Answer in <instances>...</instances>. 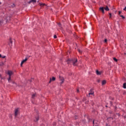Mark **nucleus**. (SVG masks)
Listing matches in <instances>:
<instances>
[{"mask_svg":"<svg viewBox=\"0 0 126 126\" xmlns=\"http://www.w3.org/2000/svg\"><path fill=\"white\" fill-rule=\"evenodd\" d=\"M69 62H71L73 63V65L75 66V65H77V59H73L72 60H68L67 63H69Z\"/></svg>","mask_w":126,"mask_h":126,"instance_id":"f257e3e1","label":"nucleus"},{"mask_svg":"<svg viewBox=\"0 0 126 126\" xmlns=\"http://www.w3.org/2000/svg\"><path fill=\"white\" fill-rule=\"evenodd\" d=\"M7 74L9 75V78H8V81L9 83L11 82V75L13 74V72L10 70H8L7 72Z\"/></svg>","mask_w":126,"mask_h":126,"instance_id":"f03ea898","label":"nucleus"},{"mask_svg":"<svg viewBox=\"0 0 126 126\" xmlns=\"http://www.w3.org/2000/svg\"><path fill=\"white\" fill-rule=\"evenodd\" d=\"M60 80H61V81H62L60 83L61 85H62V84H63V83L64 82V79H63V77H60Z\"/></svg>","mask_w":126,"mask_h":126,"instance_id":"7ed1b4c3","label":"nucleus"},{"mask_svg":"<svg viewBox=\"0 0 126 126\" xmlns=\"http://www.w3.org/2000/svg\"><path fill=\"white\" fill-rule=\"evenodd\" d=\"M28 60V58H26L25 60H23L21 63V66H22V65H23V63L27 62Z\"/></svg>","mask_w":126,"mask_h":126,"instance_id":"20e7f679","label":"nucleus"},{"mask_svg":"<svg viewBox=\"0 0 126 126\" xmlns=\"http://www.w3.org/2000/svg\"><path fill=\"white\" fill-rule=\"evenodd\" d=\"M18 108H17L15 110V117H17V115H18Z\"/></svg>","mask_w":126,"mask_h":126,"instance_id":"39448f33","label":"nucleus"},{"mask_svg":"<svg viewBox=\"0 0 126 126\" xmlns=\"http://www.w3.org/2000/svg\"><path fill=\"white\" fill-rule=\"evenodd\" d=\"M52 80L53 81H55V80H56V78L55 77H53L52 78H50L49 83H51V81H52Z\"/></svg>","mask_w":126,"mask_h":126,"instance_id":"423d86ee","label":"nucleus"},{"mask_svg":"<svg viewBox=\"0 0 126 126\" xmlns=\"http://www.w3.org/2000/svg\"><path fill=\"white\" fill-rule=\"evenodd\" d=\"M96 73L97 75H101V74H102V72H100V71H98V70H97L96 71Z\"/></svg>","mask_w":126,"mask_h":126,"instance_id":"0eeeda50","label":"nucleus"},{"mask_svg":"<svg viewBox=\"0 0 126 126\" xmlns=\"http://www.w3.org/2000/svg\"><path fill=\"white\" fill-rule=\"evenodd\" d=\"M99 10L100 11H102V13H104V7H100L99 8Z\"/></svg>","mask_w":126,"mask_h":126,"instance_id":"6e6552de","label":"nucleus"},{"mask_svg":"<svg viewBox=\"0 0 126 126\" xmlns=\"http://www.w3.org/2000/svg\"><path fill=\"white\" fill-rule=\"evenodd\" d=\"M38 121H39V117H36L34 119V122H38Z\"/></svg>","mask_w":126,"mask_h":126,"instance_id":"1a4fd4ad","label":"nucleus"},{"mask_svg":"<svg viewBox=\"0 0 126 126\" xmlns=\"http://www.w3.org/2000/svg\"><path fill=\"white\" fill-rule=\"evenodd\" d=\"M37 1L36 0H31L29 2V3H31V2H36Z\"/></svg>","mask_w":126,"mask_h":126,"instance_id":"9d476101","label":"nucleus"},{"mask_svg":"<svg viewBox=\"0 0 126 126\" xmlns=\"http://www.w3.org/2000/svg\"><path fill=\"white\" fill-rule=\"evenodd\" d=\"M90 95H94V92L89 93L88 95H87L88 97H90Z\"/></svg>","mask_w":126,"mask_h":126,"instance_id":"9b49d317","label":"nucleus"},{"mask_svg":"<svg viewBox=\"0 0 126 126\" xmlns=\"http://www.w3.org/2000/svg\"><path fill=\"white\" fill-rule=\"evenodd\" d=\"M104 9L105 10H106V11H109V10H110V9H109V7H108L107 6H106L105 8Z\"/></svg>","mask_w":126,"mask_h":126,"instance_id":"f8f14e48","label":"nucleus"},{"mask_svg":"<svg viewBox=\"0 0 126 126\" xmlns=\"http://www.w3.org/2000/svg\"><path fill=\"white\" fill-rule=\"evenodd\" d=\"M36 94H32V99H34V98H35V97H36Z\"/></svg>","mask_w":126,"mask_h":126,"instance_id":"ddd939ff","label":"nucleus"},{"mask_svg":"<svg viewBox=\"0 0 126 126\" xmlns=\"http://www.w3.org/2000/svg\"><path fill=\"white\" fill-rule=\"evenodd\" d=\"M106 84V81L105 80L102 81V85H105Z\"/></svg>","mask_w":126,"mask_h":126,"instance_id":"4468645a","label":"nucleus"},{"mask_svg":"<svg viewBox=\"0 0 126 126\" xmlns=\"http://www.w3.org/2000/svg\"><path fill=\"white\" fill-rule=\"evenodd\" d=\"M123 88H124V89H126V83H124V84H123Z\"/></svg>","mask_w":126,"mask_h":126,"instance_id":"2eb2a0df","label":"nucleus"},{"mask_svg":"<svg viewBox=\"0 0 126 126\" xmlns=\"http://www.w3.org/2000/svg\"><path fill=\"white\" fill-rule=\"evenodd\" d=\"M109 18H110V19H112V13H109Z\"/></svg>","mask_w":126,"mask_h":126,"instance_id":"dca6fc26","label":"nucleus"},{"mask_svg":"<svg viewBox=\"0 0 126 126\" xmlns=\"http://www.w3.org/2000/svg\"><path fill=\"white\" fill-rule=\"evenodd\" d=\"M113 60L116 63H117V62H118V59H117L116 58H113Z\"/></svg>","mask_w":126,"mask_h":126,"instance_id":"f3484780","label":"nucleus"},{"mask_svg":"<svg viewBox=\"0 0 126 126\" xmlns=\"http://www.w3.org/2000/svg\"><path fill=\"white\" fill-rule=\"evenodd\" d=\"M120 17H122V19H125V18H126V17L123 15H120Z\"/></svg>","mask_w":126,"mask_h":126,"instance_id":"a211bd4d","label":"nucleus"},{"mask_svg":"<svg viewBox=\"0 0 126 126\" xmlns=\"http://www.w3.org/2000/svg\"><path fill=\"white\" fill-rule=\"evenodd\" d=\"M10 45H12V40H11V39H10Z\"/></svg>","mask_w":126,"mask_h":126,"instance_id":"6ab92c4d","label":"nucleus"},{"mask_svg":"<svg viewBox=\"0 0 126 126\" xmlns=\"http://www.w3.org/2000/svg\"><path fill=\"white\" fill-rule=\"evenodd\" d=\"M78 52L80 54H82V51L81 50H80V49H78Z\"/></svg>","mask_w":126,"mask_h":126,"instance_id":"aec40b11","label":"nucleus"},{"mask_svg":"<svg viewBox=\"0 0 126 126\" xmlns=\"http://www.w3.org/2000/svg\"><path fill=\"white\" fill-rule=\"evenodd\" d=\"M92 92H94V91H93V89H91L90 91V93H92Z\"/></svg>","mask_w":126,"mask_h":126,"instance_id":"412c9836","label":"nucleus"},{"mask_svg":"<svg viewBox=\"0 0 126 126\" xmlns=\"http://www.w3.org/2000/svg\"><path fill=\"white\" fill-rule=\"evenodd\" d=\"M44 5H45V3H43V4H40L41 6H44Z\"/></svg>","mask_w":126,"mask_h":126,"instance_id":"4be33fe9","label":"nucleus"},{"mask_svg":"<svg viewBox=\"0 0 126 126\" xmlns=\"http://www.w3.org/2000/svg\"><path fill=\"white\" fill-rule=\"evenodd\" d=\"M11 6H12V7H14L15 6V5L14 4H12L11 5Z\"/></svg>","mask_w":126,"mask_h":126,"instance_id":"5701e85b","label":"nucleus"},{"mask_svg":"<svg viewBox=\"0 0 126 126\" xmlns=\"http://www.w3.org/2000/svg\"><path fill=\"white\" fill-rule=\"evenodd\" d=\"M54 39H57V35H55L54 36Z\"/></svg>","mask_w":126,"mask_h":126,"instance_id":"b1692460","label":"nucleus"},{"mask_svg":"<svg viewBox=\"0 0 126 126\" xmlns=\"http://www.w3.org/2000/svg\"><path fill=\"white\" fill-rule=\"evenodd\" d=\"M107 39H105L104 40V42H105V43H107Z\"/></svg>","mask_w":126,"mask_h":126,"instance_id":"393cba45","label":"nucleus"},{"mask_svg":"<svg viewBox=\"0 0 126 126\" xmlns=\"http://www.w3.org/2000/svg\"><path fill=\"white\" fill-rule=\"evenodd\" d=\"M2 59H4V58H5V56H2Z\"/></svg>","mask_w":126,"mask_h":126,"instance_id":"a878e982","label":"nucleus"},{"mask_svg":"<svg viewBox=\"0 0 126 126\" xmlns=\"http://www.w3.org/2000/svg\"><path fill=\"white\" fill-rule=\"evenodd\" d=\"M121 13H122V12L121 11H119V15H120V14H121Z\"/></svg>","mask_w":126,"mask_h":126,"instance_id":"bb28decb","label":"nucleus"},{"mask_svg":"<svg viewBox=\"0 0 126 126\" xmlns=\"http://www.w3.org/2000/svg\"><path fill=\"white\" fill-rule=\"evenodd\" d=\"M0 77L1 79H3V78H2L1 77V74H0Z\"/></svg>","mask_w":126,"mask_h":126,"instance_id":"cd10ccee","label":"nucleus"},{"mask_svg":"<svg viewBox=\"0 0 126 126\" xmlns=\"http://www.w3.org/2000/svg\"><path fill=\"white\" fill-rule=\"evenodd\" d=\"M0 26H1V21H0Z\"/></svg>","mask_w":126,"mask_h":126,"instance_id":"c85d7f7f","label":"nucleus"},{"mask_svg":"<svg viewBox=\"0 0 126 126\" xmlns=\"http://www.w3.org/2000/svg\"><path fill=\"white\" fill-rule=\"evenodd\" d=\"M124 10H126V7H125V8L124 9Z\"/></svg>","mask_w":126,"mask_h":126,"instance_id":"c756f323","label":"nucleus"},{"mask_svg":"<svg viewBox=\"0 0 126 126\" xmlns=\"http://www.w3.org/2000/svg\"><path fill=\"white\" fill-rule=\"evenodd\" d=\"M94 123H95V121H94V120L93 122V125H94Z\"/></svg>","mask_w":126,"mask_h":126,"instance_id":"7c9ffc66","label":"nucleus"},{"mask_svg":"<svg viewBox=\"0 0 126 126\" xmlns=\"http://www.w3.org/2000/svg\"><path fill=\"white\" fill-rule=\"evenodd\" d=\"M2 56H1V54H0V58H2Z\"/></svg>","mask_w":126,"mask_h":126,"instance_id":"2f4dec72","label":"nucleus"},{"mask_svg":"<svg viewBox=\"0 0 126 126\" xmlns=\"http://www.w3.org/2000/svg\"><path fill=\"white\" fill-rule=\"evenodd\" d=\"M77 92H79V90H77Z\"/></svg>","mask_w":126,"mask_h":126,"instance_id":"473e14b6","label":"nucleus"},{"mask_svg":"<svg viewBox=\"0 0 126 126\" xmlns=\"http://www.w3.org/2000/svg\"><path fill=\"white\" fill-rule=\"evenodd\" d=\"M58 25H59V26H61V24H59Z\"/></svg>","mask_w":126,"mask_h":126,"instance_id":"72a5a7b5","label":"nucleus"},{"mask_svg":"<svg viewBox=\"0 0 126 126\" xmlns=\"http://www.w3.org/2000/svg\"><path fill=\"white\" fill-rule=\"evenodd\" d=\"M0 4H1V2H0Z\"/></svg>","mask_w":126,"mask_h":126,"instance_id":"f704fd0d","label":"nucleus"},{"mask_svg":"<svg viewBox=\"0 0 126 126\" xmlns=\"http://www.w3.org/2000/svg\"><path fill=\"white\" fill-rule=\"evenodd\" d=\"M110 104L112 105V102H110Z\"/></svg>","mask_w":126,"mask_h":126,"instance_id":"c9c22d12","label":"nucleus"},{"mask_svg":"<svg viewBox=\"0 0 126 126\" xmlns=\"http://www.w3.org/2000/svg\"><path fill=\"white\" fill-rule=\"evenodd\" d=\"M2 64L3 65V63H2Z\"/></svg>","mask_w":126,"mask_h":126,"instance_id":"e433bc0d","label":"nucleus"}]
</instances>
